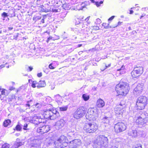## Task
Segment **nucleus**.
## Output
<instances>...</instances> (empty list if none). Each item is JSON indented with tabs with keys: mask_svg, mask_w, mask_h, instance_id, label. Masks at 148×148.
Listing matches in <instances>:
<instances>
[{
	"mask_svg": "<svg viewBox=\"0 0 148 148\" xmlns=\"http://www.w3.org/2000/svg\"><path fill=\"white\" fill-rule=\"evenodd\" d=\"M133 148H142V145L141 144H138L133 147Z\"/></svg>",
	"mask_w": 148,
	"mask_h": 148,
	"instance_id": "79ce46f5",
	"label": "nucleus"
},
{
	"mask_svg": "<svg viewBox=\"0 0 148 148\" xmlns=\"http://www.w3.org/2000/svg\"><path fill=\"white\" fill-rule=\"evenodd\" d=\"M15 99V96L13 95L12 96V99L10 100V101H12V100H14Z\"/></svg>",
	"mask_w": 148,
	"mask_h": 148,
	"instance_id": "680f3d73",
	"label": "nucleus"
},
{
	"mask_svg": "<svg viewBox=\"0 0 148 148\" xmlns=\"http://www.w3.org/2000/svg\"><path fill=\"white\" fill-rule=\"evenodd\" d=\"M52 11L53 12H58V10L56 9H52Z\"/></svg>",
	"mask_w": 148,
	"mask_h": 148,
	"instance_id": "6e6d98bb",
	"label": "nucleus"
},
{
	"mask_svg": "<svg viewBox=\"0 0 148 148\" xmlns=\"http://www.w3.org/2000/svg\"><path fill=\"white\" fill-rule=\"evenodd\" d=\"M143 84V83L138 84L136 87L134 89V93L136 96L140 95L142 92Z\"/></svg>",
	"mask_w": 148,
	"mask_h": 148,
	"instance_id": "9b49d317",
	"label": "nucleus"
},
{
	"mask_svg": "<svg viewBox=\"0 0 148 148\" xmlns=\"http://www.w3.org/2000/svg\"><path fill=\"white\" fill-rule=\"evenodd\" d=\"M86 111V109L85 107H79L74 113L73 116L76 119H79L85 115Z\"/></svg>",
	"mask_w": 148,
	"mask_h": 148,
	"instance_id": "0eeeda50",
	"label": "nucleus"
},
{
	"mask_svg": "<svg viewBox=\"0 0 148 148\" xmlns=\"http://www.w3.org/2000/svg\"><path fill=\"white\" fill-rule=\"evenodd\" d=\"M13 9V8L12 7L10 10V17H13L15 16L14 9Z\"/></svg>",
	"mask_w": 148,
	"mask_h": 148,
	"instance_id": "bb28decb",
	"label": "nucleus"
},
{
	"mask_svg": "<svg viewBox=\"0 0 148 148\" xmlns=\"http://www.w3.org/2000/svg\"><path fill=\"white\" fill-rule=\"evenodd\" d=\"M15 89V88L13 86H10V90H14Z\"/></svg>",
	"mask_w": 148,
	"mask_h": 148,
	"instance_id": "5fc2aeb1",
	"label": "nucleus"
},
{
	"mask_svg": "<svg viewBox=\"0 0 148 148\" xmlns=\"http://www.w3.org/2000/svg\"><path fill=\"white\" fill-rule=\"evenodd\" d=\"M2 148H9V144L7 143H5L2 145Z\"/></svg>",
	"mask_w": 148,
	"mask_h": 148,
	"instance_id": "37998d69",
	"label": "nucleus"
},
{
	"mask_svg": "<svg viewBox=\"0 0 148 148\" xmlns=\"http://www.w3.org/2000/svg\"><path fill=\"white\" fill-rule=\"evenodd\" d=\"M28 81L29 83L32 84L33 83V82L34 81H32L31 79H29Z\"/></svg>",
	"mask_w": 148,
	"mask_h": 148,
	"instance_id": "0e129e2a",
	"label": "nucleus"
},
{
	"mask_svg": "<svg viewBox=\"0 0 148 148\" xmlns=\"http://www.w3.org/2000/svg\"><path fill=\"white\" fill-rule=\"evenodd\" d=\"M108 139L103 135L97 137L95 140L94 147L96 148H106L108 146Z\"/></svg>",
	"mask_w": 148,
	"mask_h": 148,
	"instance_id": "f257e3e1",
	"label": "nucleus"
},
{
	"mask_svg": "<svg viewBox=\"0 0 148 148\" xmlns=\"http://www.w3.org/2000/svg\"><path fill=\"white\" fill-rule=\"evenodd\" d=\"M45 18V17H43L42 18H41V22L43 23H44V19Z\"/></svg>",
	"mask_w": 148,
	"mask_h": 148,
	"instance_id": "bf43d9fd",
	"label": "nucleus"
},
{
	"mask_svg": "<svg viewBox=\"0 0 148 148\" xmlns=\"http://www.w3.org/2000/svg\"><path fill=\"white\" fill-rule=\"evenodd\" d=\"M24 143H22L20 140L19 138H17L16 142L10 147V148H18L19 147L23 145Z\"/></svg>",
	"mask_w": 148,
	"mask_h": 148,
	"instance_id": "f3484780",
	"label": "nucleus"
},
{
	"mask_svg": "<svg viewBox=\"0 0 148 148\" xmlns=\"http://www.w3.org/2000/svg\"><path fill=\"white\" fill-rule=\"evenodd\" d=\"M65 123V122L63 119H60L56 123L54 126L57 130H59L64 126Z\"/></svg>",
	"mask_w": 148,
	"mask_h": 148,
	"instance_id": "4468645a",
	"label": "nucleus"
},
{
	"mask_svg": "<svg viewBox=\"0 0 148 148\" xmlns=\"http://www.w3.org/2000/svg\"><path fill=\"white\" fill-rule=\"evenodd\" d=\"M8 13L5 12H4L1 14V16L3 17V20H5L6 21H8L9 20V18L8 17Z\"/></svg>",
	"mask_w": 148,
	"mask_h": 148,
	"instance_id": "393cba45",
	"label": "nucleus"
},
{
	"mask_svg": "<svg viewBox=\"0 0 148 148\" xmlns=\"http://www.w3.org/2000/svg\"><path fill=\"white\" fill-rule=\"evenodd\" d=\"M18 34V33H15L13 34L12 33L10 32V35H11L10 36V38L11 40L16 39L17 37Z\"/></svg>",
	"mask_w": 148,
	"mask_h": 148,
	"instance_id": "a878e982",
	"label": "nucleus"
},
{
	"mask_svg": "<svg viewBox=\"0 0 148 148\" xmlns=\"http://www.w3.org/2000/svg\"><path fill=\"white\" fill-rule=\"evenodd\" d=\"M103 3V1H100V2H99L98 1L95 2V4L96 5L97 7H99L100 6V5L102 4Z\"/></svg>",
	"mask_w": 148,
	"mask_h": 148,
	"instance_id": "4c0bfd02",
	"label": "nucleus"
},
{
	"mask_svg": "<svg viewBox=\"0 0 148 148\" xmlns=\"http://www.w3.org/2000/svg\"><path fill=\"white\" fill-rule=\"evenodd\" d=\"M145 133L143 130H139L137 132V136L140 137H143L145 135Z\"/></svg>",
	"mask_w": 148,
	"mask_h": 148,
	"instance_id": "c85d7f7f",
	"label": "nucleus"
},
{
	"mask_svg": "<svg viewBox=\"0 0 148 148\" xmlns=\"http://www.w3.org/2000/svg\"><path fill=\"white\" fill-rule=\"evenodd\" d=\"M66 4H63V5L62 6V7L64 8V9L66 8Z\"/></svg>",
	"mask_w": 148,
	"mask_h": 148,
	"instance_id": "69168bd1",
	"label": "nucleus"
},
{
	"mask_svg": "<svg viewBox=\"0 0 148 148\" xmlns=\"http://www.w3.org/2000/svg\"><path fill=\"white\" fill-rule=\"evenodd\" d=\"M41 18V17L40 16H34L33 17V19L34 21L36 22L37 21L40 19Z\"/></svg>",
	"mask_w": 148,
	"mask_h": 148,
	"instance_id": "e433bc0d",
	"label": "nucleus"
},
{
	"mask_svg": "<svg viewBox=\"0 0 148 148\" xmlns=\"http://www.w3.org/2000/svg\"><path fill=\"white\" fill-rule=\"evenodd\" d=\"M23 125L21 124H18L15 127V129L16 130L18 131H21L22 130Z\"/></svg>",
	"mask_w": 148,
	"mask_h": 148,
	"instance_id": "c756f323",
	"label": "nucleus"
},
{
	"mask_svg": "<svg viewBox=\"0 0 148 148\" xmlns=\"http://www.w3.org/2000/svg\"><path fill=\"white\" fill-rule=\"evenodd\" d=\"M39 118V116L36 115L34 116L32 118V121L34 124L38 125Z\"/></svg>",
	"mask_w": 148,
	"mask_h": 148,
	"instance_id": "b1692460",
	"label": "nucleus"
},
{
	"mask_svg": "<svg viewBox=\"0 0 148 148\" xmlns=\"http://www.w3.org/2000/svg\"><path fill=\"white\" fill-rule=\"evenodd\" d=\"M119 105L122 107L121 108H123V107H124L125 106V105L124 101H121L119 104Z\"/></svg>",
	"mask_w": 148,
	"mask_h": 148,
	"instance_id": "a19ab883",
	"label": "nucleus"
},
{
	"mask_svg": "<svg viewBox=\"0 0 148 148\" xmlns=\"http://www.w3.org/2000/svg\"><path fill=\"white\" fill-rule=\"evenodd\" d=\"M97 128V125L93 122L86 123L84 127V130L86 132L90 133L94 132Z\"/></svg>",
	"mask_w": 148,
	"mask_h": 148,
	"instance_id": "423d86ee",
	"label": "nucleus"
},
{
	"mask_svg": "<svg viewBox=\"0 0 148 148\" xmlns=\"http://www.w3.org/2000/svg\"><path fill=\"white\" fill-rule=\"evenodd\" d=\"M42 128L43 134L47 132L50 129V127L48 125L43 126Z\"/></svg>",
	"mask_w": 148,
	"mask_h": 148,
	"instance_id": "412c9836",
	"label": "nucleus"
},
{
	"mask_svg": "<svg viewBox=\"0 0 148 148\" xmlns=\"http://www.w3.org/2000/svg\"><path fill=\"white\" fill-rule=\"evenodd\" d=\"M125 69L124 66H122V67H121L120 69H118L117 70V71H120L121 70H124V69Z\"/></svg>",
	"mask_w": 148,
	"mask_h": 148,
	"instance_id": "3c124183",
	"label": "nucleus"
},
{
	"mask_svg": "<svg viewBox=\"0 0 148 148\" xmlns=\"http://www.w3.org/2000/svg\"><path fill=\"white\" fill-rule=\"evenodd\" d=\"M81 144V140L79 139H75L71 141L69 143L70 148H76L79 146Z\"/></svg>",
	"mask_w": 148,
	"mask_h": 148,
	"instance_id": "9d476101",
	"label": "nucleus"
},
{
	"mask_svg": "<svg viewBox=\"0 0 148 148\" xmlns=\"http://www.w3.org/2000/svg\"><path fill=\"white\" fill-rule=\"evenodd\" d=\"M68 108L67 106H64L62 107H59L60 110V111H64L67 110Z\"/></svg>",
	"mask_w": 148,
	"mask_h": 148,
	"instance_id": "473e14b6",
	"label": "nucleus"
},
{
	"mask_svg": "<svg viewBox=\"0 0 148 148\" xmlns=\"http://www.w3.org/2000/svg\"><path fill=\"white\" fill-rule=\"evenodd\" d=\"M9 65L7 63H6L4 64H1L0 66V68L1 69L3 68L4 67H6L7 68H8L9 67Z\"/></svg>",
	"mask_w": 148,
	"mask_h": 148,
	"instance_id": "c9c22d12",
	"label": "nucleus"
},
{
	"mask_svg": "<svg viewBox=\"0 0 148 148\" xmlns=\"http://www.w3.org/2000/svg\"><path fill=\"white\" fill-rule=\"evenodd\" d=\"M18 99L19 101H22L23 100V97L21 96L18 97Z\"/></svg>",
	"mask_w": 148,
	"mask_h": 148,
	"instance_id": "4d7b16f0",
	"label": "nucleus"
},
{
	"mask_svg": "<svg viewBox=\"0 0 148 148\" xmlns=\"http://www.w3.org/2000/svg\"><path fill=\"white\" fill-rule=\"evenodd\" d=\"M38 82H37L36 81H33V83L32 84L31 86L33 88H35L36 86V85H38Z\"/></svg>",
	"mask_w": 148,
	"mask_h": 148,
	"instance_id": "ea45409f",
	"label": "nucleus"
},
{
	"mask_svg": "<svg viewBox=\"0 0 148 148\" xmlns=\"http://www.w3.org/2000/svg\"><path fill=\"white\" fill-rule=\"evenodd\" d=\"M29 103H27L26 104V105L27 107H30V104H29Z\"/></svg>",
	"mask_w": 148,
	"mask_h": 148,
	"instance_id": "774afa93",
	"label": "nucleus"
},
{
	"mask_svg": "<svg viewBox=\"0 0 148 148\" xmlns=\"http://www.w3.org/2000/svg\"><path fill=\"white\" fill-rule=\"evenodd\" d=\"M111 117L105 116L102 119L101 121L103 123L109 124L110 122V121L111 120Z\"/></svg>",
	"mask_w": 148,
	"mask_h": 148,
	"instance_id": "4be33fe9",
	"label": "nucleus"
},
{
	"mask_svg": "<svg viewBox=\"0 0 148 148\" xmlns=\"http://www.w3.org/2000/svg\"><path fill=\"white\" fill-rule=\"evenodd\" d=\"M80 23V19L77 18V20H76V22L75 23V25H78Z\"/></svg>",
	"mask_w": 148,
	"mask_h": 148,
	"instance_id": "49530a36",
	"label": "nucleus"
},
{
	"mask_svg": "<svg viewBox=\"0 0 148 148\" xmlns=\"http://www.w3.org/2000/svg\"><path fill=\"white\" fill-rule=\"evenodd\" d=\"M29 146L31 148H40V144L39 141L37 139L31 140Z\"/></svg>",
	"mask_w": 148,
	"mask_h": 148,
	"instance_id": "f8f14e48",
	"label": "nucleus"
},
{
	"mask_svg": "<svg viewBox=\"0 0 148 148\" xmlns=\"http://www.w3.org/2000/svg\"><path fill=\"white\" fill-rule=\"evenodd\" d=\"M115 17V16H111L108 19V21H109V23H110V22H109V21H112V20H113L114 18Z\"/></svg>",
	"mask_w": 148,
	"mask_h": 148,
	"instance_id": "de8ad7c7",
	"label": "nucleus"
},
{
	"mask_svg": "<svg viewBox=\"0 0 148 148\" xmlns=\"http://www.w3.org/2000/svg\"><path fill=\"white\" fill-rule=\"evenodd\" d=\"M102 26L104 27L106 29H108L111 27H112V26L109 25V23L107 24L106 23H103L102 24Z\"/></svg>",
	"mask_w": 148,
	"mask_h": 148,
	"instance_id": "2f4dec72",
	"label": "nucleus"
},
{
	"mask_svg": "<svg viewBox=\"0 0 148 148\" xmlns=\"http://www.w3.org/2000/svg\"><path fill=\"white\" fill-rule=\"evenodd\" d=\"M42 127H38L37 128L36 131L38 133H40L41 134H43V133H42Z\"/></svg>",
	"mask_w": 148,
	"mask_h": 148,
	"instance_id": "58836bf2",
	"label": "nucleus"
},
{
	"mask_svg": "<svg viewBox=\"0 0 148 148\" xmlns=\"http://www.w3.org/2000/svg\"><path fill=\"white\" fill-rule=\"evenodd\" d=\"M46 122V120L44 118H41L40 116H39V121L38 122V124L41 123H45Z\"/></svg>",
	"mask_w": 148,
	"mask_h": 148,
	"instance_id": "7c9ffc66",
	"label": "nucleus"
},
{
	"mask_svg": "<svg viewBox=\"0 0 148 148\" xmlns=\"http://www.w3.org/2000/svg\"><path fill=\"white\" fill-rule=\"evenodd\" d=\"M66 140L68 141L66 137L64 135H62L58 138L57 140L54 142L55 146H56V143L58 144L60 143H62Z\"/></svg>",
	"mask_w": 148,
	"mask_h": 148,
	"instance_id": "2eb2a0df",
	"label": "nucleus"
},
{
	"mask_svg": "<svg viewBox=\"0 0 148 148\" xmlns=\"http://www.w3.org/2000/svg\"><path fill=\"white\" fill-rule=\"evenodd\" d=\"M56 144V146H55L56 148H64L67 147L69 144L65 141L62 143H60L59 144Z\"/></svg>",
	"mask_w": 148,
	"mask_h": 148,
	"instance_id": "aec40b11",
	"label": "nucleus"
},
{
	"mask_svg": "<svg viewBox=\"0 0 148 148\" xmlns=\"http://www.w3.org/2000/svg\"><path fill=\"white\" fill-rule=\"evenodd\" d=\"M143 67L139 66L135 67L134 70L131 72V74L133 78L138 79L143 73Z\"/></svg>",
	"mask_w": 148,
	"mask_h": 148,
	"instance_id": "6e6552de",
	"label": "nucleus"
},
{
	"mask_svg": "<svg viewBox=\"0 0 148 148\" xmlns=\"http://www.w3.org/2000/svg\"><path fill=\"white\" fill-rule=\"evenodd\" d=\"M145 14H142V15L140 16V19H141L143 17L145 16Z\"/></svg>",
	"mask_w": 148,
	"mask_h": 148,
	"instance_id": "e2e57ef3",
	"label": "nucleus"
},
{
	"mask_svg": "<svg viewBox=\"0 0 148 148\" xmlns=\"http://www.w3.org/2000/svg\"><path fill=\"white\" fill-rule=\"evenodd\" d=\"M35 106L37 108H39L40 107V105L38 103H37L35 104Z\"/></svg>",
	"mask_w": 148,
	"mask_h": 148,
	"instance_id": "603ef678",
	"label": "nucleus"
},
{
	"mask_svg": "<svg viewBox=\"0 0 148 148\" xmlns=\"http://www.w3.org/2000/svg\"><path fill=\"white\" fill-rule=\"evenodd\" d=\"M23 86L20 87L19 88H18L16 90V93H17L18 92L21 90Z\"/></svg>",
	"mask_w": 148,
	"mask_h": 148,
	"instance_id": "864d4df0",
	"label": "nucleus"
},
{
	"mask_svg": "<svg viewBox=\"0 0 148 148\" xmlns=\"http://www.w3.org/2000/svg\"><path fill=\"white\" fill-rule=\"evenodd\" d=\"M9 124V119L5 120L3 123V125L5 127H7Z\"/></svg>",
	"mask_w": 148,
	"mask_h": 148,
	"instance_id": "72a5a7b5",
	"label": "nucleus"
},
{
	"mask_svg": "<svg viewBox=\"0 0 148 148\" xmlns=\"http://www.w3.org/2000/svg\"><path fill=\"white\" fill-rule=\"evenodd\" d=\"M128 135L133 138H136L137 136V132L135 130H130L128 131Z\"/></svg>",
	"mask_w": 148,
	"mask_h": 148,
	"instance_id": "a211bd4d",
	"label": "nucleus"
},
{
	"mask_svg": "<svg viewBox=\"0 0 148 148\" xmlns=\"http://www.w3.org/2000/svg\"><path fill=\"white\" fill-rule=\"evenodd\" d=\"M42 75V74L41 73H38L37 76L38 77H41Z\"/></svg>",
	"mask_w": 148,
	"mask_h": 148,
	"instance_id": "13d9d810",
	"label": "nucleus"
},
{
	"mask_svg": "<svg viewBox=\"0 0 148 148\" xmlns=\"http://www.w3.org/2000/svg\"><path fill=\"white\" fill-rule=\"evenodd\" d=\"M111 66V64H108V66H106V67L105 69H106L108 67H110Z\"/></svg>",
	"mask_w": 148,
	"mask_h": 148,
	"instance_id": "338daca9",
	"label": "nucleus"
},
{
	"mask_svg": "<svg viewBox=\"0 0 148 148\" xmlns=\"http://www.w3.org/2000/svg\"><path fill=\"white\" fill-rule=\"evenodd\" d=\"M121 23H122V22H118V24L117 25H116L115 26L112 25V27H113V28L116 27H117L118 26V25H120Z\"/></svg>",
	"mask_w": 148,
	"mask_h": 148,
	"instance_id": "09e8293b",
	"label": "nucleus"
},
{
	"mask_svg": "<svg viewBox=\"0 0 148 148\" xmlns=\"http://www.w3.org/2000/svg\"><path fill=\"white\" fill-rule=\"evenodd\" d=\"M45 119L53 120L60 117V115L57 108L49 109L44 112Z\"/></svg>",
	"mask_w": 148,
	"mask_h": 148,
	"instance_id": "7ed1b4c3",
	"label": "nucleus"
},
{
	"mask_svg": "<svg viewBox=\"0 0 148 148\" xmlns=\"http://www.w3.org/2000/svg\"><path fill=\"white\" fill-rule=\"evenodd\" d=\"M28 126V125L27 124H24L23 127V129L25 130H29V129L27 128V127Z\"/></svg>",
	"mask_w": 148,
	"mask_h": 148,
	"instance_id": "a18cd8bd",
	"label": "nucleus"
},
{
	"mask_svg": "<svg viewBox=\"0 0 148 148\" xmlns=\"http://www.w3.org/2000/svg\"><path fill=\"white\" fill-rule=\"evenodd\" d=\"M82 98L84 101H86L89 99L90 97L89 95L84 94L82 95Z\"/></svg>",
	"mask_w": 148,
	"mask_h": 148,
	"instance_id": "cd10ccee",
	"label": "nucleus"
},
{
	"mask_svg": "<svg viewBox=\"0 0 148 148\" xmlns=\"http://www.w3.org/2000/svg\"><path fill=\"white\" fill-rule=\"evenodd\" d=\"M49 67L50 69H53L55 68V67L53 65L52 63L50 64L49 66Z\"/></svg>",
	"mask_w": 148,
	"mask_h": 148,
	"instance_id": "c03bdc74",
	"label": "nucleus"
},
{
	"mask_svg": "<svg viewBox=\"0 0 148 148\" xmlns=\"http://www.w3.org/2000/svg\"><path fill=\"white\" fill-rule=\"evenodd\" d=\"M119 138H116L113 140L109 145V148H118L117 146L121 143V142L119 141Z\"/></svg>",
	"mask_w": 148,
	"mask_h": 148,
	"instance_id": "ddd939ff",
	"label": "nucleus"
},
{
	"mask_svg": "<svg viewBox=\"0 0 148 148\" xmlns=\"http://www.w3.org/2000/svg\"><path fill=\"white\" fill-rule=\"evenodd\" d=\"M1 91V94L2 95H8V94L6 93V91L7 92V90L5 89H1V88H0V90Z\"/></svg>",
	"mask_w": 148,
	"mask_h": 148,
	"instance_id": "f704fd0d",
	"label": "nucleus"
},
{
	"mask_svg": "<svg viewBox=\"0 0 148 148\" xmlns=\"http://www.w3.org/2000/svg\"><path fill=\"white\" fill-rule=\"evenodd\" d=\"M147 99L146 97L141 96L139 97L136 102L138 109L139 110L143 109L147 103Z\"/></svg>",
	"mask_w": 148,
	"mask_h": 148,
	"instance_id": "39448f33",
	"label": "nucleus"
},
{
	"mask_svg": "<svg viewBox=\"0 0 148 148\" xmlns=\"http://www.w3.org/2000/svg\"><path fill=\"white\" fill-rule=\"evenodd\" d=\"M105 102L101 98L98 99L96 102V106L99 108H103L105 106Z\"/></svg>",
	"mask_w": 148,
	"mask_h": 148,
	"instance_id": "dca6fc26",
	"label": "nucleus"
},
{
	"mask_svg": "<svg viewBox=\"0 0 148 148\" xmlns=\"http://www.w3.org/2000/svg\"><path fill=\"white\" fill-rule=\"evenodd\" d=\"M116 90L119 95L125 96L129 91L128 84L126 82H121L116 86Z\"/></svg>",
	"mask_w": 148,
	"mask_h": 148,
	"instance_id": "f03ea898",
	"label": "nucleus"
},
{
	"mask_svg": "<svg viewBox=\"0 0 148 148\" xmlns=\"http://www.w3.org/2000/svg\"><path fill=\"white\" fill-rule=\"evenodd\" d=\"M140 115L136 120V123L139 125H145L148 121V114L145 112H140Z\"/></svg>",
	"mask_w": 148,
	"mask_h": 148,
	"instance_id": "20e7f679",
	"label": "nucleus"
},
{
	"mask_svg": "<svg viewBox=\"0 0 148 148\" xmlns=\"http://www.w3.org/2000/svg\"><path fill=\"white\" fill-rule=\"evenodd\" d=\"M114 129L116 133L121 132L126 129L125 125L123 123L119 122L114 125Z\"/></svg>",
	"mask_w": 148,
	"mask_h": 148,
	"instance_id": "1a4fd4ad",
	"label": "nucleus"
},
{
	"mask_svg": "<svg viewBox=\"0 0 148 148\" xmlns=\"http://www.w3.org/2000/svg\"><path fill=\"white\" fill-rule=\"evenodd\" d=\"M28 67L29 70H28V69L27 70V71H31L33 69V67H32L31 66H28Z\"/></svg>",
	"mask_w": 148,
	"mask_h": 148,
	"instance_id": "8fccbe9b",
	"label": "nucleus"
},
{
	"mask_svg": "<svg viewBox=\"0 0 148 148\" xmlns=\"http://www.w3.org/2000/svg\"><path fill=\"white\" fill-rule=\"evenodd\" d=\"M46 86V84L45 81L40 80L39 82L36 86L38 88H40L41 87H44Z\"/></svg>",
	"mask_w": 148,
	"mask_h": 148,
	"instance_id": "5701e85b",
	"label": "nucleus"
},
{
	"mask_svg": "<svg viewBox=\"0 0 148 148\" xmlns=\"http://www.w3.org/2000/svg\"><path fill=\"white\" fill-rule=\"evenodd\" d=\"M52 37L51 36H50L48 38H47V42H49V41L52 38Z\"/></svg>",
	"mask_w": 148,
	"mask_h": 148,
	"instance_id": "052dcab7",
	"label": "nucleus"
},
{
	"mask_svg": "<svg viewBox=\"0 0 148 148\" xmlns=\"http://www.w3.org/2000/svg\"><path fill=\"white\" fill-rule=\"evenodd\" d=\"M88 116H89L90 118H91L90 119H93L96 116L97 114L96 112V110L95 111L93 109H91L90 111L88 113Z\"/></svg>",
	"mask_w": 148,
	"mask_h": 148,
	"instance_id": "6ab92c4d",
	"label": "nucleus"
}]
</instances>
